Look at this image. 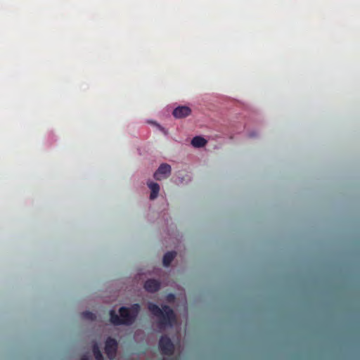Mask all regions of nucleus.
Returning a JSON list of instances; mask_svg holds the SVG:
<instances>
[{
  "label": "nucleus",
  "instance_id": "nucleus-1",
  "mask_svg": "<svg viewBox=\"0 0 360 360\" xmlns=\"http://www.w3.org/2000/svg\"><path fill=\"white\" fill-rule=\"evenodd\" d=\"M140 310L139 304H133L129 307H121L119 309L120 316L114 310H110V321L114 326H131L136 321Z\"/></svg>",
  "mask_w": 360,
  "mask_h": 360
},
{
  "label": "nucleus",
  "instance_id": "nucleus-14",
  "mask_svg": "<svg viewBox=\"0 0 360 360\" xmlns=\"http://www.w3.org/2000/svg\"><path fill=\"white\" fill-rule=\"evenodd\" d=\"M255 136V134H250V136H251V137H253V136Z\"/></svg>",
  "mask_w": 360,
  "mask_h": 360
},
{
  "label": "nucleus",
  "instance_id": "nucleus-15",
  "mask_svg": "<svg viewBox=\"0 0 360 360\" xmlns=\"http://www.w3.org/2000/svg\"><path fill=\"white\" fill-rule=\"evenodd\" d=\"M162 360H167V359H163Z\"/></svg>",
  "mask_w": 360,
  "mask_h": 360
},
{
  "label": "nucleus",
  "instance_id": "nucleus-3",
  "mask_svg": "<svg viewBox=\"0 0 360 360\" xmlns=\"http://www.w3.org/2000/svg\"><path fill=\"white\" fill-rule=\"evenodd\" d=\"M159 348L161 353L164 355H172L174 351V346L170 338L167 335H163L159 341Z\"/></svg>",
  "mask_w": 360,
  "mask_h": 360
},
{
  "label": "nucleus",
  "instance_id": "nucleus-13",
  "mask_svg": "<svg viewBox=\"0 0 360 360\" xmlns=\"http://www.w3.org/2000/svg\"><path fill=\"white\" fill-rule=\"evenodd\" d=\"M81 360H89L86 356H83Z\"/></svg>",
  "mask_w": 360,
  "mask_h": 360
},
{
  "label": "nucleus",
  "instance_id": "nucleus-11",
  "mask_svg": "<svg viewBox=\"0 0 360 360\" xmlns=\"http://www.w3.org/2000/svg\"><path fill=\"white\" fill-rule=\"evenodd\" d=\"M92 350L96 360H104L103 356L97 344L94 345Z\"/></svg>",
  "mask_w": 360,
  "mask_h": 360
},
{
  "label": "nucleus",
  "instance_id": "nucleus-12",
  "mask_svg": "<svg viewBox=\"0 0 360 360\" xmlns=\"http://www.w3.org/2000/svg\"><path fill=\"white\" fill-rule=\"evenodd\" d=\"M82 316L85 319L91 320V321H94L96 319V315L94 313L89 311L82 312Z\"/></svg>",
  "mask_w": 360,
  "mask_h": 360
},
{
  "label": "nucleus",
  "instance_id": "nucleus-5",
  "mask_svg": "<svg viewBox=\"0 0 360 360\" xmlns=\"http://www.w3.org/2000/svg\"><path fill=\"white\" fill-rule=\"evenodd\" d=\"M171 166L167 163H162L153 174L157 181L167 179L171 174Z\"/></svg>",
  "mask_w": 360,
  "mask_h": 360
},
{
  "label": "nucleus",
  "instance_id": "nucleus-4",
  "mask_svg": "<svg viewBox=\"0 0 360 360\" xmlns=\"http://www.w3.org/2000/svg\"><path fill=\"white\" fill-rule=\"evenodd\" d=\"M118 347L117 340L112 338H108L105 342V353L109 359L112 360L115 359Z\"/></svg>",
  "mask_w": 360,
  "mask_h": 360
},
{
  "label": "nucleus",
  "instance_id": "nucleus-2",
  "mask_svg": "<svg viewBox=\"0 0 360 360\" xmlns=\"http://www.w3.org/2000/svg\"><path fill=\"white\" fill-rule=\"evenodd\" d=\"M148 309L153 315L158 318L160 328L171 327L176 321L174 311L168 305H163L160 309L156 304L149 302Z\"/></svg>",
  "mask_w": 360,
  "mask_h": 360
},
{
  "label": "nucleus",
  "instance_id": "nucleus-9",
  "mask_svg": "<svg viewBox=\"0 0 360 360\" xmlns=\"http://www.w3.org/2000/svg\"><path fill=\"white\" fill-rule=\"evenodd\" d=\"M176 253L175 251L168 252L165 254L162 259V263L165 266H169L173 261Z\"/></svg>",
  "mask_w": 360,
  "mask_h": 360
},
{
  "label": "nucleus",
  "instance_id": "nucleus-6",
  "mask_svg": "<svg viewBox=\"0 0 360 360\" xmlns=\"http://www.w3.org/2000/svg\"><path fill=\"white\" fill-rule=\"evenodd\" d=\"M191 110L188 106H179L173 110V115L177 119H181L190 115Z\"/></svg>",
  "mask_w": 360,
  "mask_h": 360
},
{
  "label": "nucleus",
  "instance_id": "nucleus-10",
  "mask_svg": "<svg viewBox=\"0 0 360 360\" xmlns=\"http://www.w3.org/2000/svg\"><path fill=\"white\" fill-rule=\"evenodd\" d=\"M207 140L202 136H195L191 141V144L195 148H201L206 145Z\"/></svg>",
  "mask_w": 360,
  "mask_h": 360
},
{
  "label": "nucleus",
  "instance_id": "nucleus-8",
  "mask_svg": "<svg viewBox=\"0 0 360 360\" xmlns=\"http://www.w3.org/2000/svg\"><path fill=\"white\" fill-rule=\"evenodd\" d=\"M147 185L148 188L150 189V199L154 200L155 199L159 193L160 191V186L158 183H155L153 181H148L147 183Z\"/></svg>",
  "mask_w": 360,
  "mask_h": 360
},
{
  "label": "nucleus",
  "instance_id": "nucleus-7",
  "mask_svg": "<svg viewBox=\"0 0 360 360\" xmlns=\"http://www.w3.org/2000/svg\"><path fill=\"white\" fill-rule=\"evenodd\" d=\"M144 288L149 292H155L160 288V283L155 279H148L144 283Z\"/></svg>",
  "mask_w": 360,
  "mask_h": 360
}]
</instances>
